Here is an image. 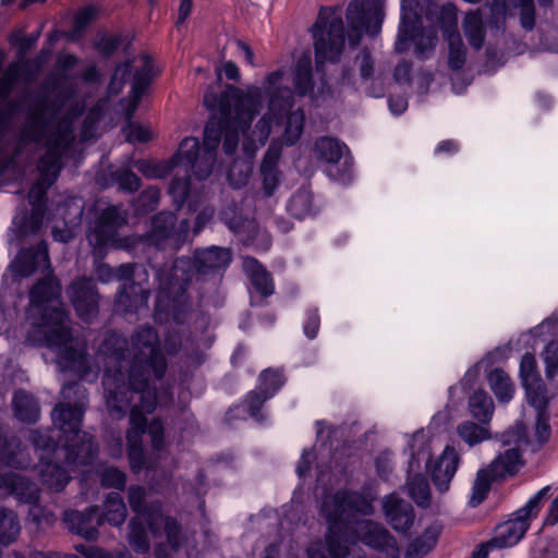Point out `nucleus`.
<instances>
[{"instance_id":"58836bf2","label":"nucleus","mask_w":558,"mask_h":558,"mask_svg":"<svg viewBox=\"0 0 558 558\" xmlns=\"http://www.w3.org/2000/svg\"><path fill=\"white\" fill-rule=\"evenodd\" d=\"M347 148L338 140L323 136L315 142L314 151L316 158L320 161L328 163H338L343 156V150Z\"/></svg>"},{"instance_id":"4be33fe9","label":"nucleus","mask_w":558,"mask_h":558,"mask_svg":"<svg viewBox=\"0 0 558 558\" xmlns=\"http://www.w3.org/2000/svg\"><path fill=\"white\" fill-rule=\"evenodd\" d=\"M387 522L399 533H407L414 524L415 513L411 504L391 494L383 501Z\"/></svg>"},{"instance_id":"e2e57ef3","label":"nucleus","mask_w":558,"mask_h":558,"mask_svg":"<svg viewBox=\"0 0 558 558\" xmlns=\"http://www.w3.org/2000/svg\"><path fill=\"white\" fill-rule=\"evenodd\" d=\"M97 14L95 5H86L78 10L74 16V32L80 34L83 32Z\"/></svg>"},{"instance_id":"774afa93","label":"nucleus","mask_w":558,"mask_h":558,"mask_svg":"<svg viewBox=\"0 0 558 558\" xmlns=\"http://www.w3.org/2000/svg\"><path fill=\"white\" fill-rule=\"evenodd\" d=\"M546 376L553 378L558 372V345L550 343L545 350Z\"/></svg>"},{"instance_id":"b1692460","label":"nucleus","mask_w":558,"mask_h":558,"mask_svg":"<svg viewBox=\"0 0 558 558\" xmlns=\"http://www.w3.org/2000/svg\"><path fill=\"white\" fill-rule=\"evenodd\" d=\"M460 464L458 451L447 446L430 470L432 481L439 493L449 490L450 482L454 477Z\"/></svg>"},{"instance_id":"473e14b6","label":"nucleus","mask_w":558,"mask_h":558,"mask_svg":"<svg viewBox=\"0 0 558 558\" xmlns=\"http://www.w3.org/2000/svg\"><path fill=\"white\" fill-rule=\"evenodd\" d=\"M462 28L469 45L474 50H480L486 38V27L483 20V14L480 9L469 11L463 19Z\"/></svg>"},{"instance_id":"5fc2aeb1","label":"nucleus","mask_w":558,"mask_h":558,"mask_svg":"<svg viewBox=\"0 0 558 558\" xmlns=\"http://www.w3.org/2000/svg\"><path fill=\"white\" fill-rule=\"evenodd\" d=\"M29 440L36 449L43 450L47 454L54 453L59 448V442L51 437L47 429L31 430Z\"/></svg>"},{"instance_id":"f257e3e1","label":"nucleus","mask_w":558,"mask_h":558,"mask_svg":"<svg viewBox=\"0 0 558 558\" xmlns=\"http://www.w3.org/2000/svg\"><path fill=\"white\" fill-rule=\"evenodd\" d=\"M98 353L106 363L102 386L110 415L120 420L130 411L128 456L132 470L138 471L146 466L143 446L146 433L155 452H161L166 446L162 421L155 417L147 422V415L157 405L156 383L163 378L168 368L158 332L150 326H141L132 333L130 345L124 336L108 331Z\"/></svg>"},{"instance_id":"a18cd8bd","label":"nucleus","mask_w":558,"mask_h":558,"mask_svg":"<svg viewBox=\"0 0 558 558\" xmlns=\"http://www.w3.org/2000/svg\"><path fill=\"white\" fill-rule=\"evenodd\" d=\"M494 481L498 480L493 477V474L486 468L477 471L469 500L471 507H477L486 499Z\"/></svg>"},{"instance_id":"5701e85b","label":"nucleus","mask_w":558,"mask_h":558,"mask_svg":"<svg viewBox=\"0 0 558 558\" xmlns=\"http://www.w3.org/2000/svg\"><path fill=\"white\" fill-rule=\"evenodd\" d=\"M147 525L154 537H160L161 529L163 530L167 544L172 551H178L185 539L181 523L173 517L165 515L161 509L148 515Z\"/></svg>"},{"instance_id":"603ef678","label":"nucleus","mask_w":558,"mask_h":558,"mask_svg":"<svg viewBox=\"0 0 558 558\" xmlns=\"http://www.w3.org/2000/svg\"><path fill=\"white\" fill-rule=\"evenodd\" d=\"M457 430L461 439L469 446H474L489 438V433L485 427L470 421L461 423Z\"/></svg>"},{"instance_id":"de8ad7c7","label":"nucleus","mask_w":558,"mask_h":558,"mask_svg":"<svg viewBox=\"0 0 558 558\" xmlns=\"http://www.w3.org/2000/svg\"><path fill=\"white\" fill-rule=\"evenodd\" d=\"M289 213L298 218L303 219L313 210V195L307 189L298 190L288 203Z\"/></svg>"},{"instance_id":"052dcab7","label":"nucleus","mask_w":558,"mask_h":558,"mask_svg":"<svg viewBox=\"0 0 558 558\" xmlns=\"http://www.w3.org/2000/svg\"><path fill=\"white\" fill-rule=\"evenodd\" d=\"M46 213V206L33 207L29 217H25V221L21 227V231L24 234L36 233L39 231Z\"/></svg>"},{"instance_id":"37998d69","label":"nucleus","mask_w":558,"mask_h":558,"mask_svg":"<svg viewBox=\"0 0 558 558\" xmlns=\"http://www.w3.org/2000/svg\"><path fill=\"white\" fill-rule=\"evenodd\" d=\"M21 525L14 511L0 509V543L8 546L19 536Z\"/></svg>"},{"instance_id":"cd10ccee","label":"nucleus","mask_w":558,"mask_h":558,"mask_svg":"<svg viewBox=\"0 0 558 558\" xmlns=\"http://www.w3.org/2000/svg\"><path fill=\"white\" fill-rule=\"evenodd\" d=\"M281 157V144L278 141H274L260 165V177L263 181V191L267 197H270L280 183V171L278 169V162Z\"/></svg>"},{"instance_id":"20e7f679","label":"nucleus","mask_w":558,"mask_h":558,"mask_svg":"<svg viewBox=\"0 0 558 558\" xmlns=\"http://www.w3.org/2000/svg\"><path fill=\"white\" fill-rule=\"evenodd\" d=\"M61 284L49 275L39 279L29 290L26 317L33 326L29 340L58 353L72 368L85 375L88 359L72 336L70 314L60 306Z\"/></svg>"},{"instance_id":"7ed1b4c3","label":"nucleus","mask_w":558,"mask_h":558,"mask_svg":"<svg viewBox=\"0 0 558 558\" xmlns=\"http://www.w3.org/2000/svg\"><path fill=\"white\" fill-rule=\"evenodd\" d=\"M458 9L453 3L439 5L435 0H401L400 23L395 50L404 53L414 45V54L426 59L438 44V27L448 41V65L461 70L466 61V50L457 29Z\"/></svg>"},{"instance_id":"0e129e2a","label":"nucleus","mask_w":558,"mask_h":558,"mask_svg":"<svg viewBox=\"0 0 558 558\" xmlns=\"http://www.w3.org/2000/svg\"><path fill=\"white\" fill-rule=\"evenodd\" d=\"M359 65L360 75L362 80L368 81L374 74V60L368 50L363 49L355 59Z\"/></svg>"},{"instance_id":"864d4df0","label":"nucleus","mask_w":558,"mask_h":558,"mask_svg":"<svg viewBox=\"0 0 558 558\" xmlns=\"http://www.w3.org/2000/svg\"><path fill=\"white\" fill-rule=\"evenodd\" d=\"M191 190V178L174 177L169 185V194L172 196L173 204L180 209L186 201Z\"/></svg>"},{"instance_id":"13d9d810","label":"nucleus","mask_w":558,"mask_h":558,"mask_svg":"<svg viewBox=\"0 0 558 558\" xmlns=\"http://www.w3.org/2000/svg\"><path fill=\"white\" fill-rule=\"evenodd\" d=\"M270 399L265 392H262L259 389L250 391L244 400V405L246 407L250 415L256 420L260 418L262 408L264 403Z\"/></svg>"},{"instance_id":"49530a36","label":"nucleus","mask_w":558,"mask_h":558,"mask_svg":"<svg viewBox=\"0 0 558 558\" xmlns=\"http://www.w3.org/2000/svg\"><path fill=\"white\" fill-rule=\"evenodd\" d=\"M146 495L147 492L143 486H131L129 488V504L135 515L147 518L150 513L156 511L157 509H161L160 504H146Z\"/></svg>"},{"instance_id":"f704fd0d","label":"nucleus","mask_w":558,"mask_h":558,"mask_svg":"<svg viewBox=\"0 0 558 558\" xmlns=\"http://www.w3.org/2000/svg\"><path fill=\"white\" fill-rule=\"evenodd\" d=\"M12 408L15 417L22 422L35 423L39 417V407L36 399L24 390L14 392Z\"/></svg>"},{"instance_id":"ddd939ff","label":"nucleus","mask_w":558,"mask_h":558,"mask_svg":"<svg viewBox=\"0 0 558 558\" xmlns=\"http://www.w3.org/2000/svg\"><path fill=\"white\" fill-rule=\"evenodd\" d=\"M135 61L140 65L134 73L131 94L125 108V118L129 121L126 140L130 143H146L151 138L150 131L143 125L133 123L131 120L154 76L153 60L148 54H142Z\"/></svg>"},{"instance_id":"c756f323","label":"nucleus","mask_w":558,"mask_h":558,"mask_svg":"<svg viewBox=\"0 0 558 558\" xmlns=\"http://www.w3.org/2000/svg\"><path fill=\"white\" fill-rule=\"evenodd\" d=\"M523 465L522 454L518 448H510L499 453L486 468L493 477L505 480L514 476Z\"/></svg>"},{"instance_id":"680f3d73","label":"nucleus","mask_w":558,"mask_h":558,"mask_svg":"<svg viewBox=\"0 0 558 558\" xmlns=\"http://www.w3.org/2000/svg\"><path fill=\"white\" fill-rule=\"evenodd\" d=\"M114 179L121 190L134 192L141 186V179L132 171L120 170L114 173Z\"/></svg>"},{"instance_id":"4468645a","label":"nucleus","mask_w":558,"mask_h":558,"mask_svg":"<svg viewBox=\"0 0 558 558\" xmlns=\"http://www.w3.org/2000/svg\"><path fill=\"white\" fill-rule=\"evenodd\" d=\"M268 110L270 109L268 108ZM304 122L305 113L302 109L291 112L290 110L286 112L277 111L276 113L269 111L257 122L252 134V141L264 145L272 130L275 128L280 129L283 125L282 141L288 146L293 145L303 133Z\"/></svg>"},{"instance_id":"338daca9","label":"nucleus","mask_w":558,"mask_h":558,"mask_svg":"<svg viewBox=\"0 0 558 558\" xmlns=\"http://www.w3.org/2000/svg\"><path fill=\"white\" fill-rule=\"evenodd\" d=\"M320 327V317L316 308L306 312L303 330L308 339H315Z\"/></svg>"},{"instance_id":"72a5a7b5","label":"nucleus","mask_w":558,"mask_h":558,"mask_svg":"<svg viewBox=\"0 0 558 558\" xmlns=\"http://www.w3.org/2000/svg\"><path fill=\"white\" fill-rule=\"evenodd\" d=\"M539 8H551L554 0H536ZM511 9L515 10L519 16L520 26L525 32H531L536 23L535 0H509Z\"/></svg>"},{"instance_id":"bf43d9fd","label":"nucleus","mask_w":558,"mask_h":558,"mask_svg":"<svg viewBox=\"0 0 558 558\" xmlns=\"http://www.w3.org/2000/svg\"><path fill=\"white\" fill-rule=\"evenodd\" d=\"M250 178V169L246 165L233 162L228 171V181L234 189L244 186Z\"/></svg>"},{"instance_id":"c9c22d12","label":"nucleus","mask_w":558,"mask_h":558,"mask_svg":"<svg viewBox=\"0 0 558 558\" xmlns=\"http://www.w3.org/2000/svg\"><path fill=\"white\" fill-rule=\"evenodd\" d=\"M439 535L440 529L437 525L427 526L409 544L404 558H423L436 546Z\"/></svg>"},{"instance_id":"3c124183","label":"nucleus","mask_w":558,"mask_h":558,"mask_svg":"<svg viewBox=\"0 0 558 558\" xmlns=\"http://www.w3.org/2000/svg\"><path fill=\"white\" fill-rule=\"evenodd\" d=\"M160 201V190L156 186H149L142 191L133 203L134 211L137 215H146L157 208Z\"/></svg>"},{"instance_id":"aec40b11","label":"nucleus","mask_w":558,"mask_h":558,"mask_svg":"<svg viewBox=\"0 0 558 558\" xmlns=\"http://www.w3.org/2000/svg\"><path fill=\"white\" fill-rule=\"evenodd\" d=\"M202 160V150L196 137H185L179 146L178 153L173 157L174 166H184L186 172L202 181L208 178L215 163H204Z\"/></svg>"},{"instance_id":"6e6d98bb","label":"nucleus","mask_w":558,"mask_h":558,"mask_svg":"<svg viewBox=\"0 0 558 558\" xmlns=\"http://www.w3.org/2000/svg\"><path fill=\"white\" fill-rule=\"evenodd\" d=\"M133 69L132 61H126L122 64H119L112 74L110 83L108 85V90L110 94H118L123 88L125 82L131 76V72Z\"/></svg>"},{"instance_id":"2eb2a0df","label":"nucleus","mask_w":558,"mask_h":558,"mask_svg":"<svg viewBox=\"0 0 558 558\" xmlns=\"http://www.w3.org/2000/svg\"><path fill=\"white\" fill-rule=\"evenodd\" d=\"M128 213L120 206L110 205L105 208L89 228L87 240L95 253L106 246L122 247L118 239V230L126 225Z\"/></svg>"},{"instance_id":"1a4fd4ad","label":"nucleus","mask_w":558,"mask_h":558,"mask_svg":"<svg viewBox=\"0 0 558 558\" xmlns=\"http://www.w3.org/2000/svg\"><path fill=\"white\" fill-rule=\"evenodd\" d=\"M284 75V70L278 69L265 77L263 88L269 96V109L271 112L291 110L295 96H308L312 99L318 98V95L314 92L312 59L310 56L300 57L294 65L292 72L294 89L283 85Z\"/></svg>"},{"instance_id":"4c0bfd02","label":"nucleus","mask_w":558,"mask_h":558,"mask_svg":"<svg viewBox=\"0 0 558 558\" xmlns=\"http://www.w3.org/2000/svg\"><path fill=\"white\" fill-rule=\"evenodd\" d=\"M126 514V506L120 493L108 494L104 502V513L100 515L101 523L106 521L113 526H120L124 523Z\"/></svg>"},{"instance_id":"69168bd1","label":"nucleus","mask_w":558,"mask_h":558,"mask_svg":"<svg viewBox=\"0 0 558 558\" xmlns=\"http://www.w3.org/2000/svg\"><path fill=\"white\" fill-rule=\"evenodd\" d=\"M121 43L119 35H104L96 43V48L101 54L108 57L121 46Z\"/></svg>"},{"instance_id":"423d86ee","label":"nucleus","mask_w":558,"mask_h":558,"mask_svg":"<svg viewBox=\"0 0 558 558\" xmlns=\"http://www.w3.org/2000/svg\"><path fill=\"white\" fill-rule=\"evenodd\" d=\"M231 262L230 248L213 245L195 250L192 260L184 257L177 258L165 278L160 272L161 293L170 300L169 317L175 324H185L190 319L192 301L185 292L194 272L204 278L220 276Z\"/></svg>"},{"instance_id":"79ce46f5","label":"nucleus","mask_w":558,"mask_h":558,"mask_svg":"<svg viewBox=\"0 0 558 558\" xmlns=\"http://www.w3.org/2000/svg\"><path fill=\"white\" fill-rule=\"evenodd\" d=\"M21 442L16 437L10 439L0 437V462L13 468H26L27 462L22 458Z\"/></svg>"},{"instance_id":"8fccbe9b","label":"nucleus","mask_w":558,"mask_h":558,"mask_svg":"<svg viewBox=\"0 0 558 558\" xmlns=\"http://www.w3.org/2000/svg\"><path fill=\"white\" fill-rule=\"evenodd\" d=\"M284 383L286 378L282 372L268 368L259 374L257 389L265 392L269 398H272Z\"/></svg>"},{"instance_id":"9d476101","label":"nucleus","mask_w":558,"mask_h":558,"mask_svg":"<svg viewBox=\"0 0 558 558\" xmlns=\"http://www.w3.org/2000/svg\"><path fill=\"white\" fill-rule=\"evenodd\" d=\"M317 63L337 62L342 54L345 35L341 14L336 8H322L312 27Z\"/></svg>"},{"instance_id":"f8f14e48","label":"nucleus","mask_w":558,"mask_h":558,"mask_svg":"<svg viewBox=\"0 0 558 558\" xmlns=\"http://www.w3.org/2000/svg\"><path fill=\"white\" fill-rule=\"evenodd\" d=\"M383 0H354L348 4L345 19L349 25L348 39L352 47H356L363 37V32L376 36L381 31L384 22Z\"/></svg>"},{"instance_id":"f03ea898","label":"nucleus","mask_w":558,"mask_h":558,"mask_svg":"<svg viewBox=\"0 0 558 558\" xmlns=\"http://www.w3.org/2000/svg\"><path fill=\"white\" fill-rule=\"evenodd\" d=\"M83 111L72 87L60 89L53 98L39 94L31 101L20 142L44 144L46 149L37 162L39 178L28 192L33 207L46 206L47 190L57 181L63 155L74 142L73 122Z\"/></svg>"},{"instance_id":"6e6552de","label":"nucleus","mask_w":558,"mask_h":558,"mask_svg":"<svg viewBox=\"0 0 558 558\" xmlns=\"http://www.w3.org/2000/svg\"><path fill=\"white\" fill-rule=\"evenodd\" d=\"M61 396L64 401L56 404L51 418L63 439L65 462L69 466L90 465L97 457L98 446L92 435L82 430L87 390L73 381L62 387Z\"/></svg>"},{"instance_id":"c85d7f7f","label":"nucleus","mask_w":558,"mask_h":558,"mask_svg":"<svg viewBox=\"0 0 558 558\" xmlns=\"http://www.w3.org/2000/svg\"><path fill=\"white\" fill-rule=\"evenodd\" d=\"M243 270L254 290L262 296L268 298L274 293V281L267 269L255 258H243Z\"/></svg>"},{"instance_id":"a211bd4d","label":"nucleus","mask_w":558,"mask_h":558,"mask_svg":"<svg viewBox=\"0 0 558 558\" xmlns=\"http://www.w3.org/2000/svg\"><path fill=\"white\" fill-rule=\"evenodd\" d=\"M354 533L365 545L385 553L390 558H399L397 541L384 525L371 520H360L353 530Z\"/></svg>"},{"instance_id":"f3484780","label":"nucleus","mask_w":558,"mask_h":558,"mask_svg":"<svg viewBox=\"0 0 558 558\" xmlns=\"http://www.w3.org/2000/svg\"><path fill=\"white\" fill-rule=\"evenodd\" d=\"M140 269H142V266L137 264H122L114 268V279L125 281L116 298L117 307L124 313H134L147 305L149 290L143 287L141 282L133 280Z\"/></svg>"},{"instance_id":"dca6fc26","label":"nucleus","mask_w":558,"mask_h":558,"mask_svg":"<svg viewBox=\"0 0 558 558\" xmlns=\"http://www.w3.org/2000/svg\"><path fill=\"white\" fill-rule=\"evenodd\" d=\"M190 222L187 219L177 226V217L170 211H160L151 219V226L146 233L148 244L157 248L179 247L187 238Z\"/></svg>"},{"instance_id":"39448f33","label":"nucleus","mask_w":558,"mask_h":558,"mask_svg":"<svg viewBox=\"0 0 558 558\" xmlns=\"http://www.w3.org/2000/svg\"><path fill=\"white\" fill-rule=\"evenodd\" d=\"M263 89L248 86L245 90L227 85L218 99L220 117H213L204 130L202 162L215 163L216 149L223 136L222 148L232 155L239 144V135L245 134L254 117L262 108Z\"/></svg>"},{"instance_id":"c03bdc74","label":"nucleus","mask_w":558,"mask_h":558,"mask_svg":"<svg viewBox=\"0 0 558 558\" xmlns=\"http://www.w3.org/2000/svg\"><path fill=\"white\" fill-rule=\"evenodd\" d=\"M546 402H548L546 400ZM537 411L536 424L534 428V435L531 440V446L533 451L539 450L546 442H548L551 428L549 425V417L547 414V403H545L542 408H535Z\"/></svg>"},{"instance_id":"6ab92c4d","label":"nucleus","mask_w":558,"mask_h":558,"mask_svg":"<svg viewBox=\"0 0 558 558\" xmlns=\"http://www.w3.org/2000/svg\"><path fill=\"white\" fill-rule=\"evenodd\" d=\"M69 298L80 318L89 322L98 313V293L92 278H80L68 289Z\"/></svg>"},{"instance_id":"09e8293b","label":"nucleus","mask_w":558,"mask_h":558,"mask_svg":"<svg viewBox=\"0 0 558 558\" xmlns=\"http://www.w3.org/2000/svg\"><path fill=\"white\" fill-rule=\"evenodd\" d=\"M408 490L410 497L414 500V502L423 508H426L430 504V489L429 484L426 477L422 474H416L412 477H409Z\"/></svg>"},{"instance_id":"0eeeda50","label":"nucleus","mask_w":558,"mask_h":558,"mask_svg":"<svg viewBox=\"0 0 558 558\" xmlns=\"http://www.w3.org/2000/svg\"><path fill=\"white\" fill-rule=\"evenodd\" d=\"M376 497L371 493L341 489L327 498L322 512L328 523L325 542L312 543L308 547L310 558H345L349 554L348 542L353 535L359 520L355 514L372 515Z\"/></svg>"},{"instance_id":"bb28decb","label":"nucleus","mask_w":558,"mask_h":558,"mask_svg":"<svg viewBox=\"0 0 558 558\" xmlns=\"http://www.w3.org/2000/svg\"><path fill=\"white\" fill-rule=\"evenodd\" d=\"M48 260V246L45 241H41L35 247L21 250L11 267L17 276L28 277Z\"/></svg>"},{"instance_id":"e433bc0d","label":"nucleus","mask_w":558,"mask_h":558,"mask_svg":"<svg viewBox=\"0 0 558 558\" xmlns=\"http://www.w3.org/2000/svg\"><path fill=\"white\" fill-rule=\"evenodd\" d=\"M147 530L149 531L145 517L134 515L129 522L128 542L133 550L138 554L149 551L150 544Z\"/></svg>"},{"instance_id":"393cba45","label":"nucleus","mask_w":558,"mask_h":558,"mask_svg":"<svg viewBox=\"0 0 558 558\" xmlns=\"http://www.w3.org/2000/svg\"><path fill=\"white\" fill-rule=\"evenodd\" d=\"M39 487L25 476L9 472L0 475V494L12 495L25 504H33L39 499Z\"/></svg>"},{"instance_id":"7c9ffc66","label":"nucleus","mask_w":558,"mask_h":558,"mask_svg":"<svg viewBox=\"0 0 558 558\" xmlns=\"http://www.w3.org/2000/svg\"><path fill=\"white\" fill-rule=\"evenodd\" d=\"M5 59V52L0 49V102L8 100L28 65V61L20 58L11 62L4 71L2 65Z\"/></svg>"},{"instance_id":"4d7b16f0","label":"nucleus","mask_w":558,"mask_h":558,"mask_svg":"<svg viewBox=\"0 0 558 558\" xmlns=\"http://www.w3.org/2000/svg\"><path fill=\"white\" fill-rule=\"evenodd\" d=\"M101 485L107 488L123 490L126 483V475L117 468H106L101 473Z\"/></svg>"},{"instance_id":"ea45409f","label":"nucleus","mask_w":558,"mask_h":558,"mask_svg":"<svg viewBox=\"0 0 558 558\" xmlns=\"http://www.w3.org/2000/svg\"><path fill=\"white\" fill-rule=\"evenodd\" d=\"M469 409L474 418L486 424L492 420L494 414V402L486 391L476 390L469 399Z\"/></svg>"},{"instance_id":"a19ab883","label":"nucleus","mask_w":558,"mask_h":558,"mask_svg":"<svg viewBox=\"0 0 558 558\" xmlns=\"http://www.w3.org/2000/svg\"><path fill=\"white\" fill-rule=\"evenodd\" d=\"M489 387L498 401L507 403L514 393V386L509 375L502 369L496 368L488 375Z\"/></svg>"},{"instance_id":"2f4dec72","label":"nucleus","mask_w":558,"mask_h":558,"mask_svg":"<svg viewBox=\"0 0 558 558\" xmlns=\"http://www.w3.org/2000/svg\"><path fill=\"white\" fill-rule=\"evenodd\" d=\"M39 475L43 485L54 492H61L71 478L63 466L44 456L39 458Z\"/></svg>"},{"instance_id":"9b49d317","label":"nucleus","mask_w":558,"mask_h":558,"mask_svg":"<svg viewBox=\"0 0 558 558\" xmlns=\"http://www.w3.org/2000/svg\"><path fill=\"white\" fill-rule=\"evenodd\" d=\"M549 492V486L543 487L513 513L512 519L497 525L490 545L498 549L517 545L530 529L531 522L537 518Z\"/></svg>"},{"instance_id":"412c9836","label":"nucleus","mask_w":558,"mask_h":558,"mask_svg":"<svg viewBox=\"0 0 558 558\" xmlns=\"http://www.w3.org/2000/svg\"><path fill=\"white\" fill-rule=\"evenodd\" d=\"M520 377L525 389L527 402L534 408H542L546 403V388L537 371L536 359L525 353L520 363Z\"/></svg>"},{"instance_id":"a878e982","label":"nucleus","mask_w":558,"mask_h":558,"mask_svg":"<svg viewBox=\"0 0 558 558\" xmlns=\"http://www.w3.org/2000/svg\"><path fill=\"white\" fill-rule=\"evenodd\" d=\"M63 520L72 532L87 541L97 538L98 526L101 524L97 507L92 506L83 512L77 510L65 511Z\"/></svg>"}]
</instances>
